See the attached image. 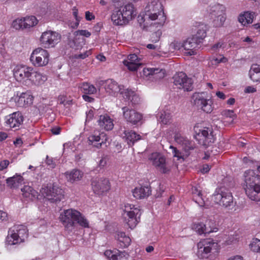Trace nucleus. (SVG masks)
I'll use <instances>...</instances> for the list:
<instances>
[{"mask_svg":"<svg viewBox=\"0 0 260 260\" xmlns=\"http://www.w3.org/2000/svg\"><path fill=\"white\" fill-rule=\"evenodd\" d=\"M244 182L247 197L251 200L260 201V176L253 170H247L244 173Z\"/></svg>","mask_w":260,"mask_h":260,"instance_id":"nucleus-1","label":"nucleus"},{"mask_svg":"<svg viewBox=\"0 0 260 260\" xmlns=\"http://www.w3.org/2000/svg\"><path fill=\"white\" fill-rule=\"evenodd\" d=\"M41 194L50 202L57 204L64 198V191L58 185L48 184L40 190Z\"/></svg>","mask_w":260,"mask_h":260,"instance_id":"nucleus-2","label":"nucleus"},{"mask_svg":"<svg viewBox=\"0 0 260 260\" xmlns=\"http://www.w3.org/2000/svg\"><path fill=\"white\" fill-rule=\"evenodd\" d=\"M197 255L199 258H207L218 252L219 245L211 239H204L197 244Z\"/></svg>","mask_w":260,"mask_h":260,"instance_id":"nucleus-3","label":"nucleus"},{"mask_svg":"<svg viewBox=\"0 0 260 260\" xmlns=\"http://www.w3.org/2000/svg\"><path fill=\"white\" fill-rule=\"evenodd\" d=\"M123 211V216L126 223L129 228L134 229L140 220V209L135 205L126 204L124 206Z\"/></svg>","mask_w":260,"mask_h":260,"instance_id":"nucleus-4","label":"nucleus"},{"mask_svg":"<svg viewBox=\"0 0 260 260\" xmlns=\"http://www.w3.org/2000/svg\"><path fill=\"white\" fill-rule=\"evenodd\" d=\"M27 235V230L25 226L22 225H15L9 231L6 242L9 245L20 243L24 242Z\"/></svg>","mask_w":260,"mask_h":260,"instance_id":"nucleus-5","label":"nucleus"},{"mask_svg":"<svg viewBox=\"0 0 260 260\" xmlns=\"http://www.w3.org/2000/svg\"><path fill=\"white\" fill-rule=\"evenodd\" d=\"M213 198L217 204L225 208L230 209L236 205L232 193L224 188H221L217 191V193H214Z\"/></svg>","mask_w":260,"mask_h":260,"instance_id":"nucleus-6","label":"nucleus"},{"mask_svg":"<svg viewBox=\"0 0 260 260\" xmlns=\"http://www.w3.org/2000/svg\"><path fill=\"white\" fill-rule=\"evenodd\" d=\"M192 105L207 113H210L213 110L212 101L205 97L204 92H195L191 98Z\"/></svg>","mask_w":260,"mask_h":260,"instance_id":"nucleus-7","label":"nucleus"},{"mask_svg":"<svg viewBox=\"0 0 260 260\" xmlns=\"http://www.w3.org/2000/svg\"><path fill=\"white\" fill-rule=\"evenodd\" d=\"M149 160L155 168L162 174H169L171 170V166L169 162L166 161L164 156L158 153H152Z\"/></svg>","mask_w":260,"mask_h":260,"instance_id":"nucleus-8","label":"nucleus"},{"mask_svg":"<svg viewBox=\"0 0 260 260\" xmlns=\"http://www.w3.org/2000/svg\"><path fill=\"white\" fill-rule=\"evenodd\" d=\"M194 129L196 133L194 138L199 141L200 144L207 147L214 143L215 138L211 128L204 127L198 130V128L195 127Z\"/></svg>","mask_w":260,"mask_h":260,"instance_id":"nucleus-9","label":"nucleus"},{"mask_svg":"<svg viewBox=\"0 0 260 260\" xmlns=\"http://www.w3.org/2000/svg\"><path fill=\"white\" fill-rule=\"evenodd\" d=\"M49 57V54L47 50L38 48L32 51L30 60L36 67H43L48 63Z\"/></svg>","mask_w":260,"mask_h":260,"instance_id":"nucleus-10","label":"nucleus"},{"mask_svg":"<svg viewBox=\"0 0 260 260\" xmlns=\"http://www.w3.org/2000/svg\"><path fill=\"white\" fill-rule=\"evenodd\" d=\"M173 83L177 88L184 91H190L193 89V82L183 72L176 74L173 77Z\"/></svg>","mask_w":260,"mask_h":260,"instance_id":"nucleus-11","label":"nucleus"},{"mask_svg":"<svg viewBox=\"0 0 260 260\" xmlns=\"http://www.w3.org/2000/svg\"><path fill=\"white\" fill-rule=\"evenodd\" d=\"M79 215V212L73 209L64 210L60 214L59 218L67 230H71L74 226L75 218Z\"/></svg>","mask_w":260,"mask_h":260,"instance_id":"nucleus-12","label":"nucleus"},{"mask_svg":"<svg viewBox=\"0 0 260 260\" xmlns=\"http://www.w3.org/2000/svg\"><path fill=\"white\" fill-rule=\"evenodd\" d=\"M60 38V35L57 32L48 30L42 33L40 38V42L44 48L53 47L58 43Z\"/></svg>","mask_w":260,"mask_h":260,"instance_id":"nucleus-13","label":"nucleus"},{"mask_svg":"<svg viewBox=\"0 0 260 260\" xmlns=\"http://www.w3.org/2000/svg\"><path fill=\"white\" fill-rule=\"evenodd\" d=\"M210 13L215 17L213 20V25L215 27H220L223 25L226 19L224 8L221 5H215L211 7Z\"/></svg>","mask_w":260,"mask_h":260,"instance_id":"nucleus-14","label":"nucleus"},{"mask_svg":"<svg viewBox=\"0 0 260 260\" xmlns=\"http://www.w3.org/2000/svg\"><path fill=\"white\" fill-rule=\"evenodd\" d=\"M122 114L126 121L132 125H136L141 122L143 116L137 111L125 106L122 108Z\"/></svg>","mask_w":260,"mask_h":260,"instance_id":"nucleus-15","label":"nucleus"},{"mask_svg":"<svg viewBox=\"0 0 260 260\" xmlns=\"http://www.w3.org/2000/svg\"><path fill=\"white\" fill-rule=\"evenodd\" d=\"M119 133L122 139L129 146H133L136 142L141 138V136L136 132L127 129L124 126H120Z\"/></svg>","mask_w":260,"mask_h":260,"instance_id":"nucleus-16","label":"nucleus"},{"mask_svg":"<svg viewBox=\"0 0 260 260\" xmlns=\"http://www.w3.org/2000/svg\"><path fill=\"white\" fill-rule=\"evenodd\" d=\"M32 68L25 66H17L13 70V75L18 82L29 80Z\"/></svg>","mask_w":260,"mask_h":260,"instance_id":"nucleus-17","label":"nucleus"},{"mask_svg":"<svg viewBox=\"0 0 260 260\" xmlns=\"http://www.w3.org/2000/svg\"><path fill=\"white\" fill-rule=\"evenodd\" d=\"M92 188L94 192L101 195L110 188L109 180L106 178L95 179L92 181Z\"/></svg>","mask_w":260,"mask_h":260,"instance_id":"nucleus-18","label":"nucleus"},{"mask_svg":"<svg viewBox=\"0 0 260 260\" xmlns=\"http://www.w3.org/2000/svg\"><path fill=\"white\" fill-rule=\"evenodd\" d=\"M149 18L152 20H157V23L161 26L166 21V17L163 12L162 6L160 3H156L152 10V12L149 15Z\"/></svg>","mask_w":260,"mask_h":260,"instance_id":"nucleus-19","label":"nucleus"},{"mask_svg":"<svg viewBox=\"0 0 260 260\" xmlns=\"http://www.w3.org/2000/svg\"><path fill=\"white\" fill-rule=\"evenodd\" d=\"M213 223V222L211 220H207L205 224H203V223H194L192 228L197 232L199 234L202 235L204 234L206 235L217 231V228H213L211 226Z\"/></svg>","mask_w":260,"mask_h":260,"instance_id":"nucleus-20","label":"nucleus"},{"mask_svg":"<svg viewBox=\"0 0 260 260\" xmlns=\"http://www.w3.org/2000/svg\"><path fill=\"white\" fill-rule=\"evenodd\" d=\"M6 123L10 127H19L23 121V117L19 112H14L6 117Z\"/></svg>","mask_w":260,"mask_h":260,"instance_id":"nucleus-21","label":"nucleus"},{"mask_svg":"<svg viewBox=\"0 0 260 260\" xmlns=\"http://www.w3.org/2000/svg\"><path fill=\"white\" fill-rule=\"evenodd\" d=\"M107 141V137L105 134L99 132L94 133L88 137L89 144L100 148L104 145Z\"/></svg>","mask_w":260,"mask_h":260,"instance_id":"nucleus-22","label":"nucleus"},{"mask_svg":"<svg viewBox=\"0 0 260 260\" xmlns=\"http://www.w3.org/2000/svg\"><path fill=\"white\" fill-rule=\"evenodd\" d=\"M105 88L106 92L111 95L118 92L121 94V91H124L125 89L123 86L119 85L115 81L111 79L105 81Z\"/></svg>","mask_w":260,"mask_h":260,"instance_id":"nucleus-23","label":"nucleus"},{"mask_svg":"<svg viewBox=\"0 0 260 260\" xmlns=\"http://www.w3.org/2000/svg\"><path fill=\"white\" fill-rule=\"evenodd\" d=\"M120 10L127 24H128L130 21L134 19L137 15L136 10L134 5L132 4H128L121 7Z\"/></svg>","mask_w":260,"mask_h":260,"instance_id":"nucleus-24","label":"nucleus"},{"mask_svg":"<svg viewBox=\"0 0 260 260\" xmlns=\"http://www.w3.org/2000/svg\"><path fill=\"white\" fill-rule=\"evenodd\" d=\"M199 44V43L192 36L188 38L183 43V47L187 51L185 53L188 55H194L196 53L194 49L198 47Z\"/></svg>","mask_w":260,"mask_h":260,"instance_id":"nucleus-25","label":"nucleus"},{"mask_svg":"<svg viewBox=\"0 0 260 260\" xmlns=\"http://www.w3.org/2000/svg\"><path fill=\"white\" fill-rule=\"evenodd\" d=\"M143 74L145 77L152 76L155 80L162 79L165 76V71L158 68H144Z\"/></svg>","mask_w":260,"mask_h":260,"instance_id":"nucleus-26","label":"nucleus"},{"mask_svg":"<svg viewBox=\"0 0 260 260\" xmlns=\"http://www.w3.org/2000/svg\"><path fill=\"white\" fill-rule=\"evenodd\" d=\"M98 122L100 127L106 131H110L114 127L113 120L107 115L100 116Z\"/></svg>","mask_w":260,"mask_h":260,"instance_id":"nucleus-27","label":"nucleus"},{"mask_svg":"<svg viewBox=\"0 0 260 260\" xmlns=\"http://www.w3.org/2000/svg\"><path fill=\"white\" fill-rule=\"evenodd\" d=\"M149 186H144L136 187L133 191L134 197L137 199H141L148 197L151 194Z\"/></svg>","mask_w":260,"mask_h":260,"instance_id":"nucleus-28","label":"nucleus"},{"mask_svg":"<svg viewBox=\"0 0 260 260\" xmlns=\"http://www.w3.org/2000/svg\"><path fill=\"white\" fill-rule=\"evenodd\" d=\"M121 92L123 98L129 101L133 106H135L140 103V98L131 89H125L124 91Z\"/></svg>","mask_w":260,"mask_h":260,"instance_id":"nucleus-29","label":"nucleus"},{"mask_svg":"<svg viewBox=\"0 0 260 260\" xmlns=\"http://www.w3.org/2000/svg\"><path fill=\"white\" fill-rule=\"evenodd\" d=\"M111 20L115 25H125L127 24L120 10L114 11L111 16Z\"/></svg>","mask_w":260,"mask_h":260,"instance_id":"nucleus-30","label":"nucleus"},{"mask_svg":"<svg viewBox=\"0 0 260 260\" xmlns=\"http://www.w3.org/2000/svg\"><path fill=\"white\" fill-rule=\"evenodd\" d=\"M83 173L80 170L74 169L70 172L65 173L66 177L69 182L73 183L81 179Z\"/></svg>","mask_w":260,"mask_h":260,"instance_id":"nucleus-31","label":"nucleus"},{"mask_svg":"<svg viewBox=\"0 0 260 260\" xmlns=\"http://www.w3.org/2000/svg\"><path fill=\"white\" fill-rule=\"evenodd\" d=\"M193 200L199 205L200 207H204L205 202L203 198L202 191L197 186H193L191 188Z\"/></svg>","mask_w":260,"mask_h":260,"instance_id":"nucleus-32","label":"nucleus"},{"mask_svg":"<svg viewBox=\"0 0 260 260\" xmlns=\"http://www.w3.org/2000/svg\"><path fill=\"white\" fill-rule=\"evenodd\" d=\"M116 238L119 242L120 247L121 248L127 247L131 242L130 238L123 232H118Z\"/></svg>","mask_w":260,"mask_h":260,"instance_id":"nucleus-33","label":"nucleus"},{"mask_svg":"<svg viewBox=\"0 0 260 260\" xmlns=\"http://www.w3.org/2000/svg\"><path fill=\"white\" fill-rule=\"evenodd\" d=\"M250 78L253 82L260 81V66L257 64H252L249 72Z\"/></svg>","mask_w":260,"mask_h":260,"instance_id":"nucleus-34","label":"nucleus"},{"mask_svg":"<svg viewBox=\"0 0 260 260\" xmlns=\"http://www.w3.org/2000/svg\"><path fill=\"white\" fill-rule=\"evenodd\" d=\"M21 190L24 198L32 200L37 197L38 192L30 186H24Z\"/></svg>","mask_w":260,"mask_h":260,"instance_id":"nucleus-35","label":"nucleus"},{"mask_svg":"<svg viewBox=\"0 0 260 260\" xmlns=\"http://www.w3.org/2000/svg\"><path fill=\"white\" fill-rule=\"evenodd\" d=\"M8 186L10 188H17L19 184H22L23 179L20 175L8 178L7 180Z\"/></svg>","mask_w":260,"mask_h":260,"instance_id":"nucleus-36","label":"nucleus"},{"mask_svg":"<svg viewBox=\"0 0 260 260\" xmlns=\"http://www.w3.org/2000/svg\"><path fill=\"white\" fill-rule=\"evenodd\" d=\"M253 14L249 12H245L243 14H241L238 17V21L243 25L250 24L252 22Z\"/></svg>","mask_w":260,"mask_h":260,"instance_id":"nucleus-37","label":"nucleus"},{"mask_svg":"<svg viewBox=\"0 0 260 260\" xmlns=\"http://www.w3.org/2000/svg\"><path fill=\"white\" fill-rule=\"evenodd\" d=\"M194 38H196L197 42L199 43L202 42V41L204 39V38L206 37V27L204 24H201L199 25L198 29L197 30V34L195 35L192 36Z\"/></svg>","mask_w":260,"mask_h":260,"instance_id":"nucleus-38","label":"nucleus"},{"mask_svg":"<svg viewBox=\"0 0 260 260\" xmlns=\"http://www.w3.org/2000/svg\"><path fill=\"white\" fill-rule=\"evenodd\" d=\"M24 28H29L37 24L38 21L34 16H29L22 18Z\"/></svg>","mask_w":260,"mask_h":260,"instance_id":"nucleus-39","label":"nucleus"},{"mask_svg":"<svg viewBox=\"0 0 260 260\" xmlns=\"http://www.w3.org/2000/svg\"><path fill=\"white\" fill-rule=\"evenodd\" d=\"M84 41V39L83 38L75 36L73 39L69 40V45L70 47L74 48L75 50H78L82 47Z\"/></svg>","mask_w":260,"mask_h":260,"instance_id":"nucleus-40","label":"nucleus"},{"mask_svg":"<svg viewBox=\"0 0 260 260\" xmlns=\"http://www.w3.org/2000/svg\"><path fill=\"white\" fill-rule=\"evenodd\" d=\"M80 87L82 92L86 94H92L96 92L94 86L88 83H83Z\"/></svg>","mask_w":260,"mask_h":260,"instance_id":"nucleus-41","label":"nucleus"},{"mask_svg":"<svg viewBox=\"0 0 260 260\" xmlns=\"http://www.w3.org/2000/svg\"><path fill=\"white\" fill-rule=\"evenodd\" d=\"M32 96H30L28 93L22 92L19 96L18 103L20 104H30L32 103Z\"/></svg>","mask_w":260,"mask_h":260,"instance_id":"nucleus-42","label":"nucleus"},{"mask_svg":"<svg viewBox=\"0 0 260 260\" xmlns=\"http://www.w3.org/2000/svg\"><path fill=\"white\" fill-rule=\"evenodd\" d=\"M31 74L29 81H31L35 84H39L42 81H44L46 79V77L42 76V74L39 72L34 71L33 69H32Z\"/></svg>","mask_w":260,"mask_h":260,"instance_id":"nucleus-43","label":"nucleus"},{"mask_svg":"<svg viewBox=\"0 0 260 260\" xmlns=\"http://www.w3.org/2000/svg\"><path fill=\"white\" fill-rule=\"evenodd\" d=\"M249 247L252 251L260 253V239L257 238L252 239L249 244Z\"/></svg>","mask_w":260,"mask_h":260,"instance_id":"nucleus-44","label":"nucleus"},{"mask_svg":"<svg viewBox=\"0 0 260 260\" xmlns=\"http://www.w3.org/2000/svg\"><path fill=\"white\" fill-rule=\"evenodd\" d=\"M75 221L83 228H88L89 223L88 220L79 212V215L75 218Z\"/></svg>","mask_w":260,"mask_h":260,"instance_id":"nucleus-45","label":"nucleus"},{"mask_svg":"<svg viewBox=\"0 0 260 260\" xmlns=\"http://www.w3.org/2000/svg\"><path fill=\"white\" fill-rule=\"evenodd\" d=\"M160 122L164 124H167L171 122V116L170 113L164 112L160 116Z\"/></svg>","mask_w":260,"mask_h":260,"instance_id":"nucleus-46","label":"nucleus"},{"mask_svg":"<svg viewBox=\"0 0 260 260\" xmlns=\"http://www.w3.org/2000/svg\"><path fill=\"white\" fill-rule=\"evenodd\" d=\"M124 66H126L128 69L132 71H136L142 65V63H129L127 61H123Z\"/></svg>","mask_w":260,"mask_h":260,"instance_id":"nucleus-47","label":"nucleus"},{"mask_svg":"<svg viewBox=\"0 0 260 260\" xmlns=\"http://www.w3.org/2000/svg\"><path fill=\"white\" fill-rule=\"evenodd\" d=\"M181 146L184 151L188 152L189 150H193L194 149V142L190 141L187 139Z\"/></svg>","mask_w":260,"mask_h":260,"instance_id":"nucleus-48","label":"nucleus"},{"mask_svg":"<svg viewBox=\"0 0 260 260\" xmlns=\"http://www.w3.org/2000/svg\"><path fill=\"white\" fill-rule=\"evenodd\" d=\"M23 20L22 18L19 19H16L14 20L12 23V27L14 28H15L16 30H19L20 29H24V27H23Z\"/></svg>","mask_w":260,"mask_h":260,"instance_id":"nucleus-49","label":"nucleus"},{"mask_svg":"<svg viewBox=\"0 0 260 260\" xmlns=\"http://www.w3.org/2000/svg\"><path fill=\"white\" fill-rule=\"evenodd\" d=\"M104 255L109 260H118V258H117V253H115V250L112 251L111 250H107L104 252Z\"/></svg>","mask_w":260,"mask_h":260,"instance_id":"nucleus-50","label":"nucleus"},{"mask_svg":"<svg viewBox=\"0 0 260 260\" xmlns=\"http://www.w3.org/2000/svg\"><path fill=\"white\" fill-rule=\"evenodd\" d=\"M186 139V138L183 137L179 133H176L174 136V140L175 142L181 146L184 143Z\"/></svg>","mask_w":260,"mask_h":260,"instance_id":"nucleus-51","label":"nucleus"},{"mask_svg":"<svg viewBox=\"0 0 260 260\" xmlns=\"http://www.w3.org/2000/svg\"><path fill=\"white\" fill-rule=\"evenodd\" d=\"M129 63H140V59L135 54H129L127 57V60H125Z\"/></svg>","mask_w":260,"mask_h":260,"instance_id":"nucleus-52","label":"nucleus"},{"mask_svg":"<svg viewBox=\"0 0 260 260\" xmlns=\"http://www.w3.org/2000/svg\"><path fill=\"white\" fill-rule=\"evenodd\" d=\"M74 35L77 37L81 36L89 38L91 36V33L87 30H78L74 32Z\"/></svg>","mask_w":260,"mask_h":260,"instance_id":"nucleus-53","label":"nucleus"},{"mask_svg":"<svg viewBox=\"0 0 260 260\" xmlns=\"http://www.w3.org/2000/svg\"><path fill=\"white\" fill-rule=\"evenodd\" d=\"M182 47H183V44L177 41H174L170 45V49L173 50H179Z\"/></svg>","mask_w":260,"mask_h":260,"instance_id":"nucleus-54","label":"nucleus"},{"mask_svg":"<svg viewBox=\"0 0 260 260\" xmlns=\"http://www.w3.org/2000/svg\"><path fill=\"white\" fill-rule=\"evenodd\" d=\"M115 253H117V258H118V260H121L123 257L127 258L129 256L128 253L125 250L121 251L117 249L115 250Z\"/></svg>","mask_w":260,"mask_h":260,"instance_id":"nucleus-55","label":"nucleus"},{"mask_svg":"<svg viewBox=\"0 0 260 260\" xmlns=\"http://www.w3.org/2000/svg\"><path fill=\"white\" fill-rule=\"evenodd\" d=\"M90 54V51H86L83 53H80L78 54H75L74 55V58L76 59H84L86 57H88Z\"/></svg>","mask_w":260,"mask_h":260,"instance_id":"nucleus-56","label":"nucleus"},{"mask_svg":"<svg viewBox=\"0 0 260 260\" xmlns=\"http://www.w3.org/2000/svg\"><path fill=\"white\" fill-rule=\"evenodd\" d=\"M161 34V31H157L152 34L151 40L152 42H157L160 38V36Z\"/></svg>","mask_w":260,"mask_h":260,"instance_id":"nucleus-57","label":"nucleus"},{"mask_svg":"<svg viewBox=\"0 0 260 260\" xmlns=\"http://www.w3.org/2000/svg\"><path fill=\"white\" fill-rule=\"evenodd\" d=\"M170 148L172 150L173 155L174 157H177L178 159L181 158V153L177 148L173 146H170Z\"/></svg>","mask_w":260,"mask_h":260,"instance_id":"nucleus-58","label":"nucleus"},{"mask_svg":"<svg viewBox=\"0 0 260 260\" xmlns=\"http://www.w3.org/2000/svg\"><path fill=\"white\" fill-rule=\"evenodd\" d=\"M108 158L106 156H103L99 162V166L101 168H104L107 163Z\"/></svg>","mask_w":260,"mask_h":260,"instance_id":"nucleus-59","label":"nucleus"},{"mask_svg":"<svg viewBox=\"0 0 260 260\" xmlns=\"http://www.w3.org/2000/svg\"><path fill=\"white\" fill-rule=\"evenodd\" d=\"M46 162L47 165L51 168H54L55 167V163L54 162L52 158H49L48 156L46 157Z\"/></svg>","mask_w":260,"mask_h":260,"instance_id":"nucleus-60","label":"nucleus"},{"mask_svg":"<svg viewBox=\"0 0 260 260\" xmlns=\"http://www.w3.org/2000/svg\"><path fill=\"white\" fill-rule=\"evenodd\" d=\"M9 165V161L8 160H4L0 162V171H3L6 169Z\"/></svg>","mask_w":260,"mask_h":260,"instance_id":"nucleus-61","label":"nucleus"},{"mask_svg":"<svg viewBox=\"0 0 260 260\" xmlns=\"http://www.w3.org/2000/svg\"><path fill=\"white\" fill-rule=\"evenodd\" d=\"M86 122L89 121L91 120L94 116L93 111L92 110H89L88 111L86 112Z\"/></svg>","mask_w":260,"mask_h":260,"instance_id":"nucleus-62","label":"nucleus"},{"mask_svg":"<svg viewBox=\"0 0 260 260\" xmlns=\"http://www.w3.org/2000/svg\"><path fill=\"white\" fill-rule=\"evenodd\" d=\"M211 169V166H209V165L208 164H205V165H203V166H202V168L201 169V172L202 173H207L208 172H209V171Z\"/></svg>","mask_w":260,"mask_h":260,"instance_id":"nucleus-63","label":"nucleus"},{"mask_svg":"<svg viewBox=\"0 0 260 260\" xmlns=\"http://www.w3.org/2000/svg\"><path fill=\"white\" fill-rule=\"evenodd\" d=\"M85 18L87 20L90 21L95 18V16L89 11L85 12Z\"/></svg>","mask_w":260,"mask_h":260,"instance_id":"nucleus-64","label":"nucleus"}]
</instances>
